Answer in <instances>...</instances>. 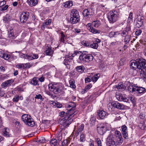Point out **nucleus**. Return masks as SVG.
<instances>
[{
  "mask_svg": "<svg viewBox=\"0 0 146 146\" xmlns=\"http://www.w3.org/2000/svg\"><path fill=\"white\" fill-rule=\"evenodd\" d=\"M115 142L117 145H121L123 142L122 136L115 138L111 133H110L106 139L107 146H116Z\"/></svg>",
  "mask_w": 146,
  "mask_h": 146,
  "instance_id": "nucleus-1",
  "label": "nucleus"
},
{
  "mask_svg": "<svg viewBox=\"0 0 146 146\" xmlns=\"http://www.w3.org/2000/svg\"><path fill=\"white\" fill-rule=\"evenodd\" d=\"M64 85L60 83H54L48 85V88L55 94H58L62 92L64 89Z\"/></svg>",
  "mask_w": 146,
  "mask_h": 146,
  "instance_id": "nucleus-2",
  "label": "nucleus"
},
{
  "mask_svg": "<svg viewBox=\"0 0 146 146\" xmlns=\"http://www.w3.org/2000/svg\"><path fill=\"white\" fill-rule=\"evenodd\" d=\"M93 58L92 54H89L87 51H84L81 52L79 57L81 62L84 63L89 62L93 60Z\"/></svg>",
  "mask_w": 146,
  "mask_h": 146,
  "instance_id": "nucleus-3",
  "label": "nucleus"
},
{
  "mask_svg": "<svg viewBox=\"0 0 146 146\" xmlns=\"http://www.w3.org/2000/svg\"><path fill=\"white\" fill-rule=\"evenodd\" d=\"M138 69L141 71L144 78L146 79V61L144 59H138L137 62Z\"/></svg>",
  "mask_w": 146,
  "mask_h": 146,
  "instance_id": "nucleus-4",
  "label": "nucleus"
},
{
  "mask_svg": "<svg viewBox=\"0 0 146 146\" xmlns=\"http://www.w3.org/2000/svg\"><path fill=\"white\" fill-rule=\"evenodd\" d=\"M70 22L72 24H74L80 21V16L78 12L76 9L72 10L70 14Z\"/></svg>",
  "mask_w": 146,
  "mask_h": 146,
  "instance_id": "nucleus-5",
  "label": "nucleus"
},
{
  "mask_svg": "<svg viewBox=\"0 0 146 146\" xmlns=\"http://www.w3.org/2000/svg\"><path fill=\"white\" fill-rule=\"evenodd\" d=\"M21 119L22 121L28 126L32 127L35 125V122L30 115L24 114L22 116Z\"/></svg>",
  "mask_w": 146,
  "mask_h": 146,
  "instance_id": "nucleus-6",
  "label": "nucleus"
},
{
  "mask_svg": "<svg viewBox=\"0 0 146 146\" xmlns=\"http://www.w3.org/2000/svg\"><path fill=\"white\" fill-rule=\"evenodd\" d=\"M117 17V12L111 11L108 14V19L110 23H113L115 22Z\"/></svg>",
  "mask_w": 146,
  "mask_h": 146,
  "instance_id": "nucleus-7",
  "label": "nucleus"
},
{
  "mask_svg": "<svg viewBox=\"0 0 146 146\" xmlns=\"http://www.w3.org/2000/svg\"><path fill=\"white\" fill-rule=\"evenodd\" d=\"M94 11L92 8H88L85 9L83 11L82 14L83 16L86 18H89V15H93L94 14Z\"/></svg>",
  "mask_w": 146,
  "mask_h": 146,
  "instance_id": "nucleus-8",
  "label": "nucleus"
},
{
  "mask_svg": "<svg viewBox=\"0 0 146 146\" xmlns=\"http://www.w3.org/2000/svg\"><path fill=\"white\" fill-rule=\"evenodd\" d=\"M98 133L100 135H103L106 131L104 124L102 123L98 125L97 127Z\"/></svg>",
  "mask_w": 146,
  "mask_h": 146,
  "instance_id": "nucleus-9",
  "label": "nucleus"
},
{
  "mask_svg": "<svg viewBox=\"0 0 146 146\" xmlns=\"http://www.w3.org/2000/svg\"><path fill=\"white\" fill-rule=\"evenodd\" d=\"M29 14L28 12H23L21 14L20 21L22 23H26L29 19Z\"/></svg>",
  "mask_w": 146,
  "mask_h": 146,
  "instance_id": "nucleus-10",
  "label": "nucleus"
},
{
  "mask_svg": "<svg viewBox=\"0 0 146 146\" xmlns=\"http://www.w3.org/2000/svg\"><path fill=\"white\" fill-rule=\"evenodd\" d=\"M111 104L113 107L119 110H123L125 109L124 106L117 102H113L111 103Z\"/></svg>",
  "mask_w": 146,
  "mask_h": 146,
  "instance_id": "nucleus-11",
  "label": "nucleus"
},
{
  "mask_svg": "<svg viewBox=\"0 0 146 146\" xmlns=\"http://www.w3.org/2000/svg\"><path fill=\"white\" fill-rule=\"evenodd\" d=\"M121 129L122 134L124 138L126 139H128L127 127L125 125H123L121 127Z\"/></svg>",
  "mask_w": 146,
  "mask_h": 146,
  "instance_id": "nucleus-12",
  "label": "nucleus"
},
{
  "mask_svg": "<svg viewBox=\"0 0 146 146\" xmlns=\"http://www.w3.org/2000/svg\"><path fill=\"white\" fill-rule=\"evenodd\" d=\"M99 118L100 119H103L108 115V113L103 110H99L97 112Z\"/></svg>",
  "mask_w": 146,
  "mask_h": 146,
  "instance_id": "nucleus-13",
  "label": "nucleus"
},
{
  "mask_svg": "<svg viewBox=\"0 0 146 146\" xmlns=\"http://www.w3.org/2000/svg\"><path fill=\"white\" fill-rule=\"evenodd\" d=\"M144 19V18L143 17L139 16L138 17L136 25L137 27L139 28L142 26L143 22Z\"/></svg>",
  "mask_w": 146,
  "mask_h": 146,
  "instance_id": "nucleus-14",
  "label": "nucleus"
},
{
  "mask_svg": "<svg viewBox=\"0 0 146 146\" xmlns=\"http://www.w3.org/2000/svg\"><path fill=\"white\" fill-rule=\"evenodd\" d=\"M8 36L9 37L12 38H15L17 36V33H15L14 30L12 28H9L8 31Z\"/></svg>",
  "mask_w": 146,
  "mask_h": 146,
  "instance_id": "nucleus-15",
  "label": "nucleus"
},
{
  "mask_svg": "<svg viewBox=\"0 0 146 146\" xmlns=\"http://www.w3.org/2000/svg\"><path fill=\"white\" fill-rule=\"evenodd\" d=\"M137 86L132 83L131 84L128 86L127 90L130 92H135Z\"/></svg>",
  "mask_w": 146,
  "mask_h": 146,
  "instance_id": "nucleus-16",
  "label": "nucleus"
},
{
  "mask_svg": "<svg viewBox=\"0 0 146 146\" xmlns=\"http://www.w3.org/2000/svg\"><path fill=\"white\" fill-rule=\"evenodd\" d=\"M116 97L117 99L119 101H123L125 102H127L128 101V100L124 95H117Z\"/></svg>",
  "mask_w": 146,
  "mask_h": 146,
  "instance_id": "nucleus-17",
  "label": "nucleus"
},
{
  "mask_svg": "<svg viewBox=\"0 0 146 146\" xmlns=\"http://www.w3.org/2000/svg\"><path fill=\"white\" fill-rule=\"evenodd\" d=\"M78 113L77 111H75L73 113L70 114L69 115L68 113H66V115L65 117V120H68V121H73V119H71V118L74 115H75Z\"/></svg>",
  "mask_w": 146,
  "mask_h": 146,
  "instance_id": "nucleus-18",
  "label": "nucleus"
},
{
  "mask_svg": "<svg viewBox=\"0 0 146 146\" xmlns=\"http://www.w3.org/2000/svg\"><path fill=\"white\" fill-rule=\"evenodd\" d=\"M138 59L136 60H134L133 61L131 60V64L130 65L131 68L134 69H135L137 68L138 69Z\"/></svg>",
  "mask_w": 146,
  "mask_h": 146,
  "instance_id": "nucleus-19",
  "label": "nucleus"
},
{
  "mask_svg": "<svg viewBox=\"0 0 146 146\" xmlns=\"http://www.w3.org/2000/svg\"><path fill=\"white\" fill-rule=\"evenodd\" d=\"M3 135L6 137H11L12 136L9 133V129L8 128H5L3 129Z\"/></svg>",
  "mask_w": 146,
  "mask_h": 146,
  "instance_id": "nucleus-20",
  "label": "nucleus"
},
{
  "mask_svg": "<svg viewBox=\"0 0 146 146\" xmlns=\"http://www.w3.org/2000/svg\"><path fill=\"white\" fill-rule=\"evenodd\" d=\"M138 127L141 129L144 130L146 127V120L141 121L138 125Z\"/></svg>",
  "mask_w": 146,
  "mask_h": 146,
  "instance_id": "nucleus-21",
  "label": "nucleus"
},
{
  "mask_svg": "<svg viewBox=\"0 0 146 146\" xmlns=\"http://www.w3.org/2000/svg\"><path fill=\"white\" fill-rule=\"evenodd\" d=\"M46 54L47 55L51 56L53 53V51L51 49V46L50 45L48 46L46 48L45 51Z\"/></svg>",
  "mask_w": 146,
  "mask_h": 146,
  "instance_id": "nucleus-22",
  "label": "nucleus"
},
{
  "mask_svg": "<svg viewBox=\"0 0 146 146\" xmlns=\"http://www.w3.org/2000/svg\"><path fill=\"white\" fill-rule=\"evenodd\" d=\"M70 57L69 56H66V57L65 59H64L63 62V63L65 66L69 65L70 64V62L68 58H69L70 60H72L73 59V58H70Z\"/></svg>",
  "mask_w": 146,
  "mask_h": 146,
  "instance_id": "nucleus-23",
  "label": "nucleus"
},
{
  "mask_svg": "<svg viewBox=\"0 0 146 146\" xmlns=\"http://www.w3.org/2000/svg\"><path fill=\"white\" fill-rule=\"evenodd\" d=\"M145 91V89L142 87H136V90L135 92L136 93L141 94L144 93Z\"/></svg>",
  "mask_w": 146,
  "mask_h": 146,
  "instance_id": "nucleus-24",
  "label": "nucleus"
},
{
  "mask_svg": "<svg viewBox=\"0 0 146 146\" xmlns=\"http://www.w3.org/2000/svg\"><path fill=\"white\" fill-rule=\"evenodd\" d=\"M28 4L31 6L36 5L38 3L37 0H28Z\"/></svg>",
  "mask_w": 146,
  "mask_h": 146,
  "instance_id": "nucleus-25",
  "label": "nucleus"
},
{
  "mask_svg": "<svg viewBox=\"0 0 146 146\" xmlns=\"http://www.w3.org/2000/svg\"><path fill=\"white\" fill-rule=\"evenodd\" d=\"M12 83L11 80H8L3 82L1 84L2 88H4L9 85Z\"/></svg>",
  "mask_w": 146,
  "mask_h": 146,
  "instance_id": "nucleus-26",
  "label": "nucleus"
},
{
  "mask_svg": "<svg viewBox=\"0 0 146 146\" xmlns=\"http://www.w3.org/2000/svg\"><path fill=\"white\" fill-rule=\"evenodd\" d=\"M115 88H117V90L119 91H122L124 90V88L123 85L121 83L115 86Z\"/></svg>",
  "mask_w": 146,
  "mask_h": 146,
  "instance_id": "nucleus-27",
  "label": "nucleus"
},
{
  "mask_svg": "<svg viewBox=\"0 0 146 146\" xmlns=\"http://www.w3.org/2000/svg\"><path fill=\"white\" fill-rule=\"evenodd\" d=\"M12 17L10 15L7 14L5 16L3 17V21L5 22L9 21L11 20Z\"/></svg>",
  "mask_w": 146,
  "mask_h": 146,
  "instance_id": "nucleus-28",
  "label": "nucleus"
},
{
  "mask_svg": "<svg viewBox=\"0 0 146 146\" xmlns=\"http://www.w3.org/2000/svg\"><path fill=\"white\" fill-rule=\"evenodd\" d=\"M76 71L78 72H82L84 71V67L83 66H78L76 67Z\"/></svg>",
  "mask_w": 146,
  "mask_h": 146,
  "instance_id": "nucleus-29",
  "label": "nucleus"
},
{
  "mask_svg": "<svg viewBox=\"0 0 146 146\" xmlns=\"http://www.w3.org/2000/svg\"><path fill=\"white\" fill-rule=\"evenodd\" d=\"M69 83L70 84V87L73 88L75 89L76 88V86L75 85V81L73 79H70L69 81Z\"/></svg>",
  "mask_w": 146,
  "mask_h": 146,
  "instance_id": "nucleus-30",
  "label": "nucleus"
},
{
  "mask_svg": "<svg viewBox=\"0 0 146 146\" xmlns=\"http://www.w3.org/2000/svg\"><path fill=\"white\" fill-rule=\"evenodd\" d=\"M73 5V3L72 1H68L64 3V7L66 8L70 7Z\"/></svg>",
  "mask_w": 146,
  "mask_h": 146,
  "instance_id": "nucleus-31",
  "label": "nucleus"
},
{
  "mask_svg": "<svg viewBox=\"0 0 146 146\" xmlns=\"http://www.w3.org/2000/svg\"><path fill=\"white\" fill-rule=\"evenodd\" d=\"M52 102V104L54 106H56L57 108H61L62 107V105L59 102H54L52 101H51Z\"/></svg>",
  "mask_w": 146,
  "mask_h": 146,
  "instance_id": "nucleus-32",
  "label": "nucleus"
},
{
  "mask_svg": "<svg viewBox=\"0 0 146 146\" xmlns=\"http://www.w3.org/2000/svg\"><path fill=\"white\" fill-rule=\"evenodd\" d=\"M90 31L93 33H100L101 31L100 30H98L93 27H90L89 29Z\"/></svg>",
  "mask_w": 146,
  "mask_h": 146,
  "instance_id": "nucleus-33",
  "label": "nucleus"
},
{
  "mask_svg": "<svg viewBox=\"0 0 146 146\" xmlns=\"http://www.w3.org/2000/svg\"><path fill=\"white\" fill-rule=\"evenodd\" d=\"M50 143L52 146H56L57 145L58 142L57 140L55 139H52L50 141Z\"/></svg>",
  "mask_w": 146,
  "mask_h": 146,
  "instance_id": "nucleus-34",
  "label": "nucleus"
},
{
  "mask_svg": "<svg viewBox=\"0 0 146 146\" xmlns=\"http://www.w3.org/2000/svg\"><path fill=\"white\" fill-rule=\"evenodd\" d=\"M96 118L94 115H92L91 117L90 118V124L92 126L94 125V123L96 121Z\"/></svg>",
  "mask_w": 146,
  "mask_h": 146,
  "instance_id": "nucleus-35",
  "label": "nucleus"
},
{
  "mask_svg": "<svg viewBox=\"0 0 146 146\" xmlns=\"http://www.w3.org/2000/svg\"><path fill=\"white\" fill-rule=\"evenodd\" d=\"M38 81L36 78H33L31 81V83L34 86L38 85Z\"/></svg>",
  "mask_w": 146,
  "mask_h": 146,
  "instance_id": "nucleus-36",
  "label": "nucleus"
},
{
  "mask_svg": "<svg viewBox=\"0 0 146 146\" xmlns=\"http://www.w3.org/2000/svg\"><path fill=\"white\" fill-rule=\"evenodd\" d=\"M1 54H0V56L3 58L5 60H8L10 57V55H9L3 53L2 54L1 53Z\"/></svg>",
  "mask_w": 146,
  "mask_h": 146,
  "instance_id": "nucleus-37",
  "label": "nucleus"
},
{
  "mask_svg": "<svg viewBox=\"0 0 146 146\" xmlns=\"http://www.w3.org/2000/svg\"><path fill=\"white\" fill-rule=\"evenodd\" d=\"M100 76V74H95L94 75V76L92 77V80L93 82H96L99 77Z\"/></svg>",
  "mask_w": 146,
  "mask_h": 146,
  "instance_id": "nucleus-38",
  "label": "nucleus"
},
{
  "mask_svg": "<svg viewBox=\"0 0 146 146\" xmlns=\"http://www.w3.org/2000/svg\"><path fill=\"white\" fill-rule=\"evenodd\" d=\"M82 52H80L79 51H76L74 52V53L72 54L71 56L72 58H73L75 56L77 55L78 56H80L81 55Z\"/></svg>",
  "mask_w": 146,
  "mask_h": 146,
  "instance_id": "nucleus-39",
  "label": "nucleus"
},
{
  "mask_svg": "<svg viewBox=\"0 0 146 146\" xmlns=\"http://www.w3.org/2000/svg\"><path fill=\"white\" fill-rule=\"evenodd\" d=\"M94 49H97L98 46V45L96 42H94L93 43L90 44V47Z\"/></svg>",
  "mask_w": 146,
  "mask_h": 146,
  "instance_id": "nucleus-40",
  "label": "nucleus"
},
{
  "mask_svg": "<svg viewBox=\"0 0 146 146\" xmlns=\"http://www.w3.org/2000/svg\"><path fill=\"white\" fill-rule=\"evenodd\" d=\"M133 21V14L132 13H129V16L127 20V22L129 23H132Z\"/></svg>",
  "mask_w": 146,
  "mask_h": 146,
  "instance_id": "nucleus-41",
  "label": "nucleus"
},
{
  "mask_svg": "<svg viewBox=\"0 0 146 146\" xmlns=\"http://www.w3.org/2000/svg\"><path fill=\"white\" fill-rule=\"evenodd\" d=\"M56 136L58 140L59 141H61L62 139V133L61 132H58Z\"/></svg>",
  "mask_w": 146,
  "mask_h": 146,
  "instance_id": "nucleus-42",
  "label": "nucleus"
},
{
  "mask_svg": "<svg viewBox=\"0 0 146 146\" xmlns=\"http://www.w3.org/2000/svg\"><path fill=\"white\" fill-rule=\"evenodd\" d=\"M51 22V20L49 19L48 21L44 23L42 26V27H43V28H44L45 27H46L48 25H49Z\"/></svg>",
  "mask_w": 146,
  "mask_h": 146,
  "instance_id": "nucleus-43",
  "label": "nucleus"
},
{
  "mask_svg": "<svg viewBox=\"0 0 146 146\" xmlns=\"http://www.w3.org/2000/svg\"><path fill=\"white\" fill-rule=\"evenodd\" d=\"M115 138H116L117 137H119L121 136V135L119 131L117 130L115 132Z\"/></svg>",
  "mask_w": 146,
  "mask_h": 146,
  "instance_id": "nucleus-44",
  "label": "nucleus"
},
{
  "mask_svg": "<svg viewBox=\"0 0 146 146\" xmlns=\"http://www.w3.org/2000/svg\"><path fill=\"white\" fill-rule=\"evenodd\" d=\"M70 141L67 140H64L62 143V145L64 146H67Z\"/></svg>",
  "mask_w": 146,
  "mask_h": 146,
  "instance_id": "nucleus-45",
  "label": "nucleus"
},
{
  "mask_svg": "<svg viewBox=\"0 0 146 146\" xmlns=\"http://www.w3.org/2000/svg\"><path fill=\"white\" fill-rule=\"evenodd\" d=\"M81 43L85 46L88 47H90V44L86 41L83 40L81 42Z\"/></svg>",
  "mask_w": 146,
  "mask_h": 146,
  "instance_id": "nucleus-46",
  "label": "nucleus"
},
{
  "mask_svg": "<svg viewBox=\"0 0 146 146\" xmlns=\"http://www.w3.org/2000/svg\"><path fill=\"white\" fill-rule=\"evenodd\" d=\"M128 32H127L125 30H123L121 33V35L122 36H124L125 37V36L127 37L128 36H129V35H128Z\"/></svg>",
  "mask_w": 146,
  "mask_h": 146,
  "instance_id": "nucleus-47",
  "label": "nucleus"
},
{
  "mask_svg": "<svg viewBox=\"0 0 146 146\" xmlns=\"http://www.w3.org/2000/svg\"><path fill=\"white\" fill-rule=\"evenodd\" d=\"M130 36L127 37L125 36V38L124 39V42L125 43V44H127L129 43L130 40Z\"/></svg>",
  "mask_w": 146,
  "mask_h": 146,
  "instance_id": "nucleus-48",
  "label": "nucleus"
},
{
  "mask_svg": "<svg viewBox=\"0 0 146 146\" xmlns=\"http://www.w3.org/2000/svg\"><path fill=\"white\" fill-rule=\"evenodd\" d=\"M95 140L98 144V146H102L101 141L100 138H96Z\"/></svg>",
  "mask_w": 146,
  "mask_h": 146,
  "instance_id": "nucleus-49",
  "label": "nucleus"
},
{
  "mask_svg": "<svg viewBox=\"0 0 146 146\" xmlns=\"http://www.w3.org/2000/svg\"><path fill=\"white\" fill-rule=\"evenodd\" d=\"M84 127V125L83 124H82L79 127L78 129L77 130L79 132H81L83 130Z\"/></svg>",
  "mask_w": 146,
  "mask_h": 146,
  "instance_id": "nucleus-50",
  "label": "nucleus"
},
{
  "mask_svg": "<svg viewBox=\"0 0 146 146\" xmlns=\"http://www.w3.org/2000/svg\"><path fill=\"white\" fill-rule=\"evenodd\" d=\"M76 106V104L74 102H71L69 103V107H72L74 108Z\"/></svg>",
  "mask_w": 146,
  "mask_h": 146,
  "instance_id": "nucleus-51",
  "label": "nucleus"
},
{
  "mask_svg": "<svg viewBox=\"0 0 146 146\" xmlns=\"http://www.w3.org/2000/svg\"><path fill=\"white\" fill-rule=\"evenodd\" d=\"M85 82L86 83L89 82H91L92 80V78H90V77H89V76L87 78H86L85 79Z\"/></svg>",
  "mask_w": 146,
  "mask_h": 146,
  "instance_id": "nucleus-52",
  "label": "nucleus"
},
{
  "mask_svg": "<svg viewBox=\"0 0 146 146\" xmlns=\"http://www.w3.org/2000/svg\"><path fill=\"white\" fill-rule=\"evenodd\" d=\"M129 99L131 101L133 104H134L135 102V97L133 96H131L129 97Z\"/></svg>",
  "mask_w": 146,
  "mask_h": 146,
  "instance_id": "nucleus-53",
  "label": "nucleus"
},
{
  "mask_svg": "<svg viewBox=\"0 0 146 146\" xmlns=\"http://www.w3.org/2000/svg\"><path fill=\"white\" fill-rule=\"evenodd\" d=\"M145 115L144 113H141L139 116V118L142 119H143L145 118Z\"/></svg>",
  "mask_w": 146,
  "mask_h": 146,
  "instance_id": "nucleus-54",
  "label": "nucleus"
},
{
  "mask_svg": "<svg viewBox=\"0 0 146 146\" xmlns=\"http://www.w3.org/2000/svg\"><path fill=\"white\" fill-rule=\"evenodd\" d=\"M92 86V85L91 84H89L88 85L86 86L85 88V90H87L88 91L91 88Z\"/></svg>",
  "mask_w": 146,
  "mask_h": 146,
  "instance_id": "nucleus-55",
  "label": "nucleus"
},
{
  "mask_svg": "<svg viewBox=\"0 0 146 146\" xmlns=\"http://www.w3.org/2000/svg\"><path fill=\"white\" fill-rule=\"evenodd\" d=\"M45 141V138L43 137H42L38 140V142L40 143H44Z\"/></svg>",
  "mask_w": 146,
  "mask_h": 146,
  "instance_id": "nucleus-56",
  "label": "nucleus"
},
{
  "mask_svg": "<svg viewBox=\"0 0 146 146\" xmlns=\"http://www.w3.org/2000/svg\"><path fill=\"white\" fill-rule=\"evenodd\" d=\"M80 141L83 142L85 140V137L83 133L81 134L80 136Z\"/></svg>",
  "mask_w": 146,
  "mask_h": 146,
  "instance_id": "nucleus-57",
  "label": "nucleus"
},
{
  "mask_svg": "<svg viewBox=\"0 0 146 146\" xmlns=\"http://www.w3.org/2000/svg\"><path fill=\"white\" fill-rule=\"evenodd\" d=\"M19 96H16L13 99V101L14 102H17L19 100Z\"/></svg>",
  "mask_w": 146,
  "mask_h": 146,
  "instance_id": "nucleus-58",
  "label": "nucleus"
},
{
  "mask_svg": "<svg viewBox=\"0 0 146 146\" xmlns=\"http://www.w3.org/2000/svg\"><path fill=\"white\" fill-rule=\"evenodd\" d=\"M98 22L97 23L96 21H94L92 23L93 25H94V26L95 27H98L99 25V23H98Z\"/></svg>",
  "mask_w": 146,
  "mask_h": 146,
  "instance_id": "nucleus-59",
  "label": "nucleus"
},
{
  "mask_svg": "<svg viewBox=\"0 0 146 146\" xmlns=\"http://www.w3.org/2000/svg\"><path fill=\"white\" fill-rule=\"evenodd\" d=\"M100 7L101 9H103L104 10L106 11L107 9V7H106V5H103L102 4L100 5Z\"/></svg>",
  "mask_w": 146,
  "mask_h": 146,
  "instance_id": "nucleus-60",
  "label": "nucleus"
},
{
  "mask_svg": "<svg viewBox=\"0 0 146 146\" xmlns=\"http://www.w3.org/2000/svg\"><path fill=\"white\" fill-rule=\"evenodd\" d=\"M115 34V32L111 31L110 32L109 34V36L110 38L114 37V35Z\"/></svg>",
  "mask_w": 146,
  "mask_h": 146,
  "instance_id": "nucleus-61",
  "label": "nucleus"
},
{
  "mask_svg": "<svg viewBox=\"0 0 146 146\" xmlns=\"http://www.w3.org/2000/svg\"><path fill=\"white\" fill-rule=\"evenodd\" d=\"M17 67L19 68L22 69L23 68V67H24V64H17Z\"/></svg>",
  "mask_w": 146,
  "mask_h": 146,
  "instance_id": "nucleus-62",
  "label": "nucleus"
},
{
  "mask_svg": "<svg viewBox=\"0 0 146 146\" xmlns=\"http://www.w3.org/2000/svg\"><path fill=\"white\" fill-rule=\"evenodd\" d=\"M35 99H40L41 100L42 99V96L40 94H38V95H36V96L35 97Z\"/></svg>",
  "mask_w": 146,
  "mask_h": 146,
  "instance_id": "nucleus-63",
  "label": "nucleus"
},
{
  "mask_svg": "<svg viewBox=\"0 0 146 146\" xmlns=\"http://www.w3.org/2000/svg\"><path fill=\"white\" fill-rule=\"evenodd\" d=\"M80 132H78V130H77V131H74L72 134H73V135H74V136H77L78 135Z\"/></svg>",
  "mask_w": 146,
  "mask_h": 146,
  "instance_id": "nucleus-64",
  "label": "nucleus"
}]
</instances>
